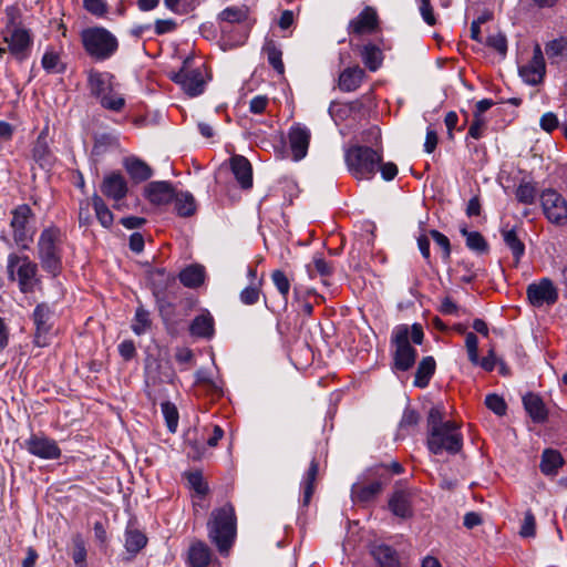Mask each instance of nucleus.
<instances>
[{
	"label": "nucleus",
	"mask_w": 567,
	"mask_h": 567,
	"mask_svg": "<svg viewBox=\"0 0 567 567\" xmlns=\"http://www.w3.org/2000/svg\"><path fill=\"white\" fill-rule=\"evenodd\" d=\"M503 240L506 246L512 250L515 262H519L520 258L525 254V245L518 238L515 229H503L502 230Z\"/></svg>",
	"instance_id": "nucleus-41"
},
{
	"label": "nucleus",
	"mask_w": 567,
	"mask_h": 567,
	"mask_svg": "<svg viewBox=\"0 0 567 567\" xmlns=\"http://www.w3.org/2000/svg\"><path fill=\"white\" fill-rule=\"evenodd\" d=\"M486 44L494 50H496L499 54L505 55L507 51V40L505 35L497 33L489 35L487 38Z\"/></svg>",
	"instance_id": "nucleus-62"
},
{
	"label": "nucleus",
	"mask_w": 567,
	"mask_h": 567,
	"mask_svg": "<svg viewBox=\"0 0 567 567\" xmlns=\"http://www.w3.org/2000/svg\"><path fill=\"white\" fill-rule=\"evenodd\" d=\"M86 11L96 17H104L107 13V3L105 0H83Z\"/></svg>",
	"instance_id": "nucleus-58"
},
{
	"label": "nucleus",
	"mask_w": 567,
	"mask_h": 567,
	"mask_svg": "<svg viewBox=\"0 0 567 567\" xmlns=\"http://www.w3.org/2000/svg\"><path fill=\"white\" fill-rule=\"evenodd\" d=\"M545 52L548 59L557 62L567 56V41L565 39H555L546 44Z\"/></svg>",
	"instance_id": "nucleus-46"
},
{
	"label": "nucleus",
	"mask_w": 567,
	"mask_h": 567,
	"mask_svg": "<svg viewBox=\"0 0 567 567\" xmlns=\"http://www.w3.org/2000/svg\"><path fill=\"white\" fill-rule=\"evenodd\" d=\"M465 347L471 363L478 365V339L474 332H467L465 336Z\"/></svg>",
	"instance_id": "nucleus-54"
},
{
	"label": "nucleus",
	"mask_w": 567,
	"mask_h": 567,
	"mask_svg": "<svg viewBox=\"0 0 567 567\" xmlns=\"http://www.w3.org/2000/svg\"><path fill=\"white\" fill-rule=\"evenodd\" d=\"M539 125L545 132L551 133L558 127L559 121L555 113L547 112L540 117Z\"/></svg>",
	"instance_id": "nucleus-64"
},
{
	"label": "nucleus",
	"mask_w": 567,
	"mask_h": 567,
	"mask_svg": "<svg viewBox=\"0 0 567 567\" xmlns=\"http://www.w3.org/2000/svg\"><path fill=\"white\" fill-rule=\"evenodd\" d=\"M526 295L530 305L537 308L551 306L558 300V291L549 278L528 285Z\"/></svg>",
	"instance_id": "nucleus-14"
},
{
	"label": "nucleus",
	"mask_w": 567,
	"mask_h": 567,
	"mask_svg": "<svg viewBox=\"0 0 567 567\" xmlns=\"http://www.w3.org/2000/svg\"><path fill=\"white\" fill-rule=\"evenodd\" d=\"M72 559L76 566H83L86 561V547L85 542L81 534L72 537Z\"/></svg>",
	"instance_id": "nucleus-47"
},
{
	"label": "nucleus",
	"mask_w": 567,
	"mask_h": 567,
	"mask_svg": "<svg viewBox=\"0 0 567 567\" xmlns=\"http://www.w3.org/2000/svg\"><path fill=\"white\" fill-rule=\"evenodd\" d=\"M92 197L80 203L79 208V223L80 226H89L92 224L91 217Z\"/></svg>",
	"instance_id": "nucleus-63"
},
{
	"label": "nucleus",
	"mask_w": 567,
	"mask_h": 567,
	"mask_svg": "<svg viewBox=\"0 0 567 567\" xmlns=\"http://www.w3.org/2000/svg\"><path fill=\"white\" fill-rule=\"evenodd\" d=\"M151 327L150 312L143 307H138L135 312L132 329L136 334H143Z\"/></svg>",
	"instance_id": "nucleus-49"
},
{
	"label": "nucleus",
	"mask_w": 567,
	"mask_h": 567,
	"mask_svg": "<svg viewBox=\"0 0 567 567\" xmlns=\"http://www.w3.org/2000/svg\"><path fill=\"white\" fill-rule=\"evenodd\" d=\"M32 156L41 165L49 163L50 150L42 135L38 137L32 148Z\"/></svg>",
	"instance_id": "nucleus-53"
},
{
	"label": "nucleus",
	"mask_w": 567,
	"mask_h": 567,
	"mask_svg": "<svg viewBox=\"0 0 567 567\" xmlns=\"http://www.w3.org/2000/svg\"><path fill=\"white\" fill-rule=\"evenodd\" d=\"M264 52L267 55L269 64L279 73L284 74L285 65L282 62V52L274 41H268L264 45Z\"/></svg>",
	"instance_id": "nucleus-44"
},
{
	"label": "nucleus",
	"mask_w": 567,
	"mask_h": 567,
	"mask_svg": "<svg viewBox=\"0 0 567 567\" xmlns=\"http://www.w3.org/2000/svg\"><path fill=\"white\" fill-rule=\"evenodd\" d=\"M519 534L523 537H534L536 534V519L530 509L525 512Z\"/></svg>",
	"instance_id": "nucleus-56"
},
{
	"label": "nucleus",
	"mask_w": 567,
	"mask_h": 567,
	"mask_svg": "<svg viewBox=\"0 0 567 567\" xmlns=\"http://www.w3.org/2000/svg\"><path fill=\"white\" fill-rule=\"evenodd\" d=\"M355 49L359 51L362 62L369 71L375 72L381 68L383 52L377 44L369 42L363 45H357Z\"/></svg>",
	"instance_id": "nucleus-25"
},
{
	"label": "nucleus",
	"mask_w": 567,
	"mask_h": 567,
	"mask_svg": "<svg viewBox=\"0 0 567 567\" xmlns=\"http://www.w3.org/2000/svg\"><path fill=\"white\" fill-rule=\"evenodd\" d=\"M427 449L433 454H456L462 450L463 435L455 421L443 420V409L433 406L427 416Z\"/></svg>",
	"instance_id": "nucleus-1"
},
{
	"label": "nucleus",
	"mask_w": 567,
	"mask_h": 567,
	"mask_svg": "<svg viewBox=\"0 0 567 567\" xmlns=\"http://www.w3.org/2000/svg\"><path fill=\"white\" fill-rule=\"evenodd\" d=\"M365 72L359 65L346 68L338 79V86L342 92H353L360 87Z\"/></svg>",
	"instance_id": "nucleus-23"
},
{
	"label": "nucleus",
	"mask_w": 567,
	"mask_h": 567,
	"mask_svg": "<svg viewBox=\"0 0 567 567\" xmlns=\"http://www.w3.org/2000/svg\"><path fill=\"white\" fill-rule=\"evenodd\" d=\"M383 161V148L351 145L344 150V163L349 174L357 181H371Z\"/></svg>",
	"instance_id": "nucleus-5"
},
{
	"label": "nucleus",
	"mask_w": 567,
	"mask_h": 567,
	"mask_svg": "<svg viewBox=\"0 0 567 567\" xmlns=\"http://www.w3.org/2000/svg\"><path fill=\"white\" fill-rule=\"evenodd\" d=\"M11 214L10 227L13 240L20 249L27 250L33 243L34 229L30 223L34 219V214L27 204L17 206Z\"/></svg>",
	"instance_id": "nucleus-10"
},
{
	"label": "nucleus",
	"mask_w": 567,
	"mask_h": 567,
	"mask_svg": "<svg viewBox=\"0 0 567 567\" xmlns=\"http://www.w3.org/2000/svg\"><path fill=\"white\" fill-rule=\"evenodd\" d=\"M543 213L549 223L564 226L567 224V200L553 188H546L539 194Z\"/></svg>",
	"instance_id": "nucleus-12"
},
{
	"label": "nucleus",
	"mask_w": 567,
	"mask_h": 567,
	"mask_svg": "<svg viewBox=\"0 0 567 567\" xmlns=\"http://www.w3.org/2000/svg\"><path fill=\"white\" fill-rule=\"evenodd\" d=\"M379 28V16L374 8L365 7L354 19L350 20L347 31L349 35L361 37L372 34Z\"/></svg>",
	"instance_id": "nucleus-17"
},
{
	"label": "nucleus",
	"mask_w": 567,
	"mask_h": 567,
	"mask_svg": "<svg viewBox=\"0 0 567 567\" xmlns=\"http://www.w3.org/2000/svg\"><path fill=\"white\" fill-rule=\"evenodd\" d=\"M436 363L433 357H425L419 363L416 369L414 385L417 388L427 386L432 375L435 372Z\"/></svg>",
	"instance_id": "nucleus-37"
},
{
	"label": "nucleus",
	"mask_w": 567,
	"mask_h": 567,
	"mask_svg": "<svg viewBox=\"0 0 567 567\" xmlns=\"http://www.w3.org/2000/svg\"><path fill=\"white\" fill-rule=\"evenodd\" d=\"M101 105L110 111L120 112L125 105V99L113 86L99 99Z\"/></svg>",
	"instance_id": "nucleus-45"
},
{
	"label": "nucleus",
	"mask_w": 567,
	"mask_h": 567,
	"mask_svg": "<svg viewBox=\"0 0 567 567\" xmlns=\"http://www.w3.org/2000/svg\"><path fill=\"white\" fill-rule=\"evenodd\" d=\"M307 274L310 279L317 276L322 278L323 285H329L328 278L333 274V267L320 254L313 256L312 260L306 265Z\"/></svg>",
	"instance_id": "nucleus-31"
},
{
	"label": "nucleus",
	"mask_w": 567,
	"mask_h": 567,
	"mask_svg": "<svg viewBox=\"0 0 567 567\" xmlns=\"http://www.w3.org/2000/svg\"><path fill=\"white\" fill-rule=\"evenodd\" d=\"M92 209L102 227L110 229L113 226L114 214L105 204L104 199L97 194L92 195Z\"/></svg>",
	"instance_id": "nucleus-34"
},
{
	"label": "nucleus",
	"mask_w": 567,
	"mask_h": 567,
	"mask_svg": "<svg viewBox=\"0 0 567 567\" xmlns=\"http://www.w3.org/2000/svg\"><path fill=\"white\" fill-rule=\"evenodd\" d=\"M461 234L466 239V246L476 252L483 254L488 250V244L478 231H470L466 227L460 229Z\"/></svg>",
	"instance_id": "nucleus-43"
},
{
	"label": "nucleus",
	"mask_w": 567,
	"mask_h": 567,
	"mask_svg": "<svg viewBox=\"0 0 567 567\" xmlns=\"http://www.w3.org/2000/svg\"><path fill=\"white\" fill-rule=\"evenodd\" d=\"M293 298L298 303V312L306 317H310L313 312V306L317 303L313 300L305 298L301 287L293 288Z\"/></svg>",
	"instance_id": "nucleus-50"
},
{
	"label": "nucleus",
	"mask_w": 567,
	"mask_h": 567,
	"mask_svg": "<svg viewBox=\"0 0 567 567\" xmlns=\"http://www.w3.org/2000/svg\"><path fill=\"white\" fill-rule=\"evenodd\" d=\"M32 318L35 324V343L44 346L45 341L42 338H45L52 328L53 310L44 302L39 303L33 310Z\"/></svg>",
	"instance_id": "nucleus-20"
},
{
	"label": "nucleus",
	"mask_w": 567,
	"mask_h": 567,
	"mask_svg": "<svg viewBox=\"0 0 567 567\" xmlns=\"http://www.w3.org/2000/svg\"><path fill=\"white\" fill-rule=\"evenodd\" d=\"M161 409L168 430L174 433L177 429L179 419L176 406L171 402H164L162 403Z\"/></svg>",
	"instance_id": "nucleus-51"
},
{
	"label": "nucleus",
	"mask_w": 567,
	"mask_h": 567,
	"mask_svg": "<svg viewBox=\"0 0 567 567\" xmlns=\"http://www.w3.org/2000/svg\"><path fill=\"white\" fill-rule=\"evenodd\" d=\"M37 255L43 271L58 277L63 269V234L54 225L42 229L37 243Z\"/></svg>",
	"instance_id": "nucleus-4"
},
{
	"label": "nucleus",
	"mask_w": 567,
	"mask_h": 567,
	"mask_svg": "<svg viewBox=\"0 0 567 567\" xmlns=\"http://www.w3.org/2000/svg\"><path fill=\"white\" fill-rule=\"evenodd\" d=\"M101 193L113 202V208L120 209L121 202L128 193L126 178L118 172H111L103 177Z\"/></svg>",
	"instance_id": "nucleus-13"
},
{
	"label": "nucleus",
	"mask_w": 567,
	"mask_h": 567,
	"mask_svg": "<svg viewBox=\"0 0 567 567\" xmlns=\"http://www.w3.org/2000/svg\"><path fill=\"white\" fill-rule=\"evenodd\" d=\"M189 486L200 496H205L209 488L205 482L203 474L198 471L189 472L186 474Z\"/></svg>",
	"instance_id": "nucleus-52"
},
{
	"label": "nucleus",
	"mask_w": 567,
	"mask_h": 567,
	"mask_svg": "<svg viewBox=\"0 0 567 567\" xmlns=\"http://www.w3.org/2000/svg\"><path fill=\"white\" fill-rule=\"evenodd\" d=\"M81 41L85 52L95 61L110 59L118 49L116 37L102 27L84 29Z\"/></svg>",
	"instance_id": "nucleus-8"
},
{
	"label": "nucleus",
	"mask_w": 567,
	"mask_h": 567,
	"mask_svg": "<svg viewBox=\"0 0 567 567\" xmlns=\"http://www.w3.org/2000/svg\"><path fill=\"white\" fill-rule=\"evenodd\" d=\"M525 410L533 419L534 422H543L547 417V411L545 409L543 400L534 394L528 393L523 398Z\"/></svg>",
	"instance_id": "nucleus-35"
},
{
	"label": "nucleus",
	"mask_w": 567,
	"mask_h": 567,
	"mask_svg": "<svg viewBox=\"0 0 567 567\" xmlns=\"http://www.w3.org/2000/svg\"><path fill=\"white\" fill-rule=\"evenodd\" d=\"M370 553L379 567H401L396 550L389 545H374Z\"/></svg>",
	"instance_id": "nucleus-28"
},
{
	"label": "nucleus",
	"mask_w": 567,
	"mask_h": 567,
	"mask_svg": "<svg viewBox=\"0 0 567 567\" xmlns=\"http://www.w3.org/2000/svg\"><path fill=\"white\" fill-rule=\"evenodd\" d=\"M0 58L8 53L14 61L22 63L32 53L34 37L25 25L6 24L0 31Z\"/></svg>",
	"instance_id": "nucleus-6"
},
{
	"label": "nucleus",
	"mask_w": 567,
	"mask_h": 567,
	"mask_svg": "<svg viewBox=\"0 0 567 567\" xmlns=\"http://www.w3.org/2000/svg\"><path fill=\"white\" fill-rule=\"evenodd\" d=\"M173 200L175 204V210L181 217H189L196 212L195 198L188 192L176 193Z\"/></svg>",
	"instance_id": "nucleus-39"
},
{
	"label": "nucleus",
	"mask_w": 567,
	"mask_h": 567,
	"mask_svg": "<svg viewBox=\"0 0 567 567\" xmlns=\"http://www.w3.org/2000/svg\"><path fill=\"white\" fill-rule=\"evenodd\" d=\"M486 130V124L483 116L475 115L472 124L470 125L467 136L474 140H480L483 137Z\"/></svg>",
	"instance_id": "nucleus-59"
},
{
	"label": "nucleus",
	"mask_w": 567,
	"mask_h": 567,
	"mask_svg": "<svg viewBox=\"0 0 567 567\" xmlns=\"http://www.w3.org/2000/svg\"><path fill=\"white\" fill-rule=\"evenodd\" d=\"M390 511L401 518H409L412 516V506L410 494L405 491H395L389 499Z\"/></svg>",
	"instance_id": "nucleus-29"
},
{
	"label": "nucleus",
	"mask_w": 567,
	"mask_h": 567,
	"mask_svg": "<svg viewBox=\"0 0 567 567\" xmlns=\"http://www.w3.org/2000/svg\"><path fill=\"white\" fill-rule=\"evenodd\" d=\"M249 9L246 6L240 7H227L218 14L219 28L224 37L230 32L231 25L236 24L240 30L238 39L228 38L233 44H243L249 32Z\"/></svg>",
	"instance_id": "nucleus-11"
},
{
	"label": "nucleus",
	"mask_w": 567,
	"mask_h": 567,
	"mask_svg": "<svg viewBox=\"0 0 567 567\" xmlns=\"http://www.w3.org/2000/svg\"><path fill=\"white\" fill-rule=\"evenodd\" d=\"M189 332L193 337L210 339L215 333V320L212 313L207 309H203L197 315L190 326Z\"/></svg>",
	"instance_id": "nucleus-21"
},
{
	"label": "nucleus",
	"mask_w": 567,
	"mask_h": 567,
	"mask_svg": "<svg viewBox=\"0 0 567 567\" xmlns=\"http://www.w3.org/2000/svg\"><path fill=\"white\" fill-rule=\"evenodd\" d=\"M195 378L197 384L206 386V389L212 391L214 394L219 395L221 393V389L210 379L207 371L203 369L198 370Z\"/></svg>",
	"instance_id": "nucleus-57"
},
{
	"label": "nucleus",
	"mask_w": 567,
	"mask_h": 567,
	"mask_svg": "<svg viewBox=\"0 0 567 567\" xmlns=\"http://www.w3.org/2000/svg\"><path fill=\"white\" fill-rule=\"evenodd\" d=\"M147 544V537L144 533L135 528H127L125 532V548L127 553L135 556Z\"/></svg>",
	"instance_id": "nucleus-40"
},
{
	"label": "nucleus",
	"mask_w": 567,
	"mask_h": 567,
	"mask_svg": "<svg viewBox=\"0 0 567 567\" xmlns=\"http://www.w3.org/2000/svg\"><path fill=\"white\" fill-rule=\"evenodd\" d=\"M113 75L107 72L90 71L87 84L92 95L100 99L106 91L112 87Z\"/></svg>",
	"instance_id": "nucleus-30"
},
{
	"label": "nucleus",
	"mask_w": 567,
	"mask_h": 567,
	"mask_svg": "<svg viewBox=\"0 0 567 567\" xmlns=\"http://www.w3.org/2000/svg\"><path fill=\"white\" fill-rule=\"evenodd\" d=\"M175 194L173 185L165 181L151 182L144 188L145 198L157 206L171 203Z\"/></svg>",
	"instance_id": "nucleus-19"
},
{
	"label": "nucleus",
	"mask_w": 567,
	"mask_h": 567,
	"mask_svg": "<svg viewBox=\"0 0 567 567\" xmlns=\"http://www.w3.org/2000/svg\"><path fill=\"white\" fill-rule=\"evenodd\" d=\"M430 235H431L432 239L435 241V244L442 248L443 257L445 259H449L451 256L450 239L444 234L440 233L439 230H434V229L430 231Z\"/></svg>",
	"instance_id": "nucleus-60"
},
{
	"label": "nucleus",
	"mask_w": 567,
	"mask_h": 567,
	"mask_svg": "<svg viewBox=\"0 0 567 567\" xmlns=\"http://www.w3.org/2000/svg\"><path fill=\"white\" fill-rule=\"evenodd\" d=\"M42 68L48 73H63L65 64L61 60V55L52 48H48L41 60Z\"/></svg>",
	"instance_id": "nucleus-42"
},
{
	"label": "nucleus",
	"mask_w": 567,
	"mask_h": 567,
	"mask_svg": "<svg viewBox=\"0 0 567 567\" xmlns=\"http://www.w3.org/2000/svg\"><path fill=\"white\" fill-rule=\"evenodd\" d=\"M319 472V463L316 458H312L310 462L309 468L307 470L302 482H301V488H302V505L307 506L315 492V483L318 476Z\"/></svg>",
	"instance_id": "nucleus-33"
},
{
	"label": "nucleus",
	"mask_w": 567,
	"mask_h": 567,
	"mask_svg": "<svg viewBox=\"0 0 567 567\" xmlns=\"http://www.w3.org/2000/svg\"><path fill=\"white\" fill-rule=\"evenodd\" d=\"M382 491V484L378 481L369 484H354L352 497L357 502L367 503L372 501Z\"/></svg>",
	"instance_id": "nucleus-36"
},
{
	"label": "nucleus",
	"mask_w": 567,
	"mask_h": 567,
	"mask_svg": "<svg viewBox=\"0 0 567 567\" xmlns=\"http://www.w3.org/2000/svg\"><path fill=\"white\" fill-rule=\"evenodd\" d=\"M123 167L130 177L136 183L147 181L153 175V171L150 165L135 156L125 157L123 159Z\"/></svg>",
	"instance_id": "nucleus-24"
},
{
	"label": "nucleus",
	"mask_w": 567,
	"mask_h": 567,
	"mask_svg": "<svg viewBox=\"0 0 567 567\" xmlns=\"http://www.w3.org/2000/svg\"><path fill=\"white\" fill-rule=\"evenodd\" d=\"M231 169L240 186L248 189L252 186V169L249 161L240 155L231 158Z\"/></svg>",
	"instance_id": "nucleus-27"
},
{
	"label": "nucleus",
	"mask_w": 567,
	"mask_h": 567,
	"mask_svg": "<svg viewBox=\"0 0 567 567\" xmlns=\"http://www.w3.org/2000/svg\"><path fill=\"white\" fill-rule=\"evenodd\" d=\"M423 339L424 332L420 323H414L411 327L399 324L393 329L391 343L395 347L393 352L394 370L404 372L414 365L417 351L411 346L410 340L415 344H421Z\"/></svg>",
	"instance_id": "nucleus-2"
},
{
	"label": "nucleus",
	"mask_w": 567,
	"mask_h": 567,
	"mask_svg": "<svg viewBox=\"0 0 567 567\" xmlns=\"http://www.w3.org/2000/svg\"><path fill=\"white\" fill-rule=\"evenodd\" d=\"M260 289L257 286H248L240 292V301L251 306L258 302Z\"/></svg>",
	"instance_id": "nucleus-61"
},
{
	"label": "nucleus",
	"mask_w": 567,
	"mask_h": 567,
	"mask_svg": "<svg viewBox=\"0 0 567 567\" xmlns=\"http://www.w3.org/2000/svg\"><path fill=\"white\" fill-rule=\"evenodd\" d=\"M565 465L561 453L554 449H545L540 456L539 470L547 477H555Z\"/></svg>",
	"instance_id": "nucleus-22"
},
{
	"label": "nucleus",
	"mask_w": 567,
	"mask_h": 567,
	"mask_svg": "<svg viewBox=\"0 0 567 567\" xmlns=\"http://www.w3.org/2000/svg\"><path fill=\"white\" fill-rule=\"evenodd\" d=\"M27 451L42 460H58L61 457V449L58 442L44 434H32L24 442Z\"/></svg>",
	"instance_id": "nucleus-15"
},
{
	"label": "nucleus",
	"mask_w": 567,
	"mask_h": 567,
	"mask_svg": "<svg viewBox=\"0 0 567 567\" xmlns=\"http://www.w3.org/2000/svg\"><path fill=\"white\" fill-rule=\"evenodd\" d=\"M7 272L9 280L18 282L22 293H32L42 285L38 264L27 255L9 254Z\"/></svg>",
	"instance_id": "nucleus-7"
},
{
	"label": "nucleus",
	"mask_w": 567,
	"mask_h": 567,
	"mask_svg": "<svg viewBox=\"0 0 567 567\" xmlns=\"http://www.w3.org/2000/svg\"><path fill=\"white\" fill-rule=\"evenodd\" d=\"M172 81L189 96L202 94L206 85L205 64L195 58H187L178 72L171 75Z\"/></svg>",
	"instance_id": "nucleus-9"
},
{
	"label": "nucleus",
	"mask_w": 567,
	"mask_h": 567,
	"mask_svg": "<svg viewBox=\"0 0 567 567\" xmlns=\"http://www.w3.org/2000/svg\"><path fill=\"white\" fill-rule=\"evenodd\" d=\"M271 280L278 290V292L281 295L282 299L287 303L288 295L290 291V280L286 276V274L282 270H274L271 272Z\"/></svg>",
	"instance_id": "nucleus-48"
},
{
	"label": "nucleus",
	"mask_w": 567,
	"mask_h": 567,
	"mask_svg": "<svg viewBox=\"0 0 567 567\" xmlns=\"http://www.w3.org/2000/svg\"><path fill=\"white\" fill-rule=\"evenodd\" d=\"M518 72L523 81L529 85H538L543 82L546 74V64L539 44H535L532 59L522 64Z\"/></svg>",
	"instance_id": "nucleus-16"
},
{
	"label": "nucleus",
	"mask_w": 567,
	"mask_h": 567,
	"mask_svg": "<svg viewBox=\"0 0 567 567\" xmlns=\"http://www.w3.org/2000/svg\"><path fill=\"white\" fill-rule=\"evenodd\" d=\"M208 538L216 545L218 551L227 554L233 546L237 534V518L235 508L227 503L210 513L207 523Z\"/></svg>",
	"instance_id": "nucleus-3"
},
{
	"label": "nucleus",
	"mask_w": 567,
	"mask_h": 567,
	"mask_svg": "<svg viewBox=\"0 0 567 567\" xmlns=\"http://www.w3.org/2000/svg\"><path fill=\"white\" fill-rule=\"evenodd\" d=\"M206 272L202 265H190L184 268L179 275V281L187 288H198L205 281Z\"/></svg>",
	"instance_id": "nucleus-32"
},
{
	"label": "nucleus",
	"mask_w": 567,
	"mask_h": 567,
	"mask_svg": "<svg viewBox=\"0 0 567 567\" xmlns=\"http://www.w3.org/2000/svg\"><path fill=\"white\" fill-rule=\"evenodd\" d=\"M289 145L295 161L302 159L307 153L310 143V130L301 124H295L289 130Z\"/></svg>",
	"instance_id": "nucleus-18"
},
{
	"label": "nucleus",
	"mask_w": 567,
	"mask_h": 567,
	"mask_svg": "<svg viewBox=\"0 0 567 567\" xmlns=\"http://www.w3.org/2000/svg\"><path fill=\"white\" fill-rule=\"evenodd\" d=\"M538 196L537 184L532 181H522L515 189V198L524 205H534Z\"/></svg>",
	"instance_id": "nucleus-38"
},
{
	"label": "nucleus",
	"mask_w": 567,
	"mask_h": 567,
	"mask_svg": "<svg viewBox=\"0 0 567 567\" xmlns=\"http://www.w3.org/2000/svg\"><path fill=\"white\" fill-rule=\"evenodd\" d=\"M485 404L491 411L499 416L506 413L507 405L504 399L497 394H488L485 398Z\"/></svg>",
	"instance_id": "nucleus-55"
},
{
	"label": "nucleus",
	"mask_w": 567,
	"mask_h": 567,
	"mask_svg": "<svg viewBox=\"0 0 567 567\" xmlns=\"http://www.w3.org/2000/svg\"><path fill=\"white\" fill-rule=\"evenodd\" d=\"M212 559L210 548L202 540L190 544L187 553V563L190 567H207Z\"/></svg>",
	"instance_id": "nucleus-26"
}]
</instances>
